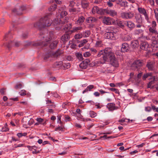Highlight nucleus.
Instances as JSON below:
<instances>
[{
  "instance_id": "nucleus-1",
  "label": "nucleus",
  "mask_w": 158,
  "mask_h": 158,
  "mask_svg": "<svg viewBox=\"0 0 158 158\" xmlns=\"http://www.w3.org/2000/svg\"><path fill=\"white\" fill-rule=\"evenodd\" d=\"M90 50L96 58L101 57L100 61L95 62V64L99 62L103 64L109 61L110 64L112 66L115 67H118L119 64L118 60L115 57L114 53L111 51L110 48H106L98 52L94 48H91Z\"/></svg>"
},
{
  "instance_id": "nucleus-2",
  "label": "nucleus",
  "mask_w": 158,
  "mask_h": 158,
  "mask_svg": "<svg viewBox=\"0 0 158 158\" xmlns=\"http://www.w3.org/2000/svg\"><path fill=\"white\" fill-rule=\"evenodd\" d=\"M52 23V21L48 16H45L41 18L39 20L34 24V27L41 30L46 27L50 26Z\"/></svg>"
},
{
  "instance_id": "nucleus-3",
  "label": "nucleus",
  "mask_w": 158,
  "mask_h": 158,
  "mask_svg": "<svg viewBox=\"0 0 158 158\" xmlns=\"http://www.w3.org/2000/svg\"><path fill=\"white\" fill-rule=\"evenodd\" d=\"M59 15L57 16V18L54 20V25L60 24L62 25L66 24L68 22L67 18L66 16L67 15V13L64 10L61 8L59 10Z\"/></svg>"
},
{
  "instance_id": "nucleus-4",
  "label": "nucleus",
  "mask_w": 158,
  "mask_h": 158,
  "mask_svg": "<svg viewBox=\"0 0 158 158\" xmlns=\"http://www.w3.org/2000/svg\"><path fill=\"white\" fill-rule=\"evenodd\" d=\"M105 31L104 36L106 38L112 40L116 39L115 36L117 32L116 28L113 27H108L106 29Z\"/></svg>"
},
{
  "instance_id": "nucleus-5",
  "label": "nucleus",
  "mask_w": 158,
  "mask_h": 158,
  "mask_svg": "<svg viewBox=\"0 0 158 158\" xmlns=\"http://www.w3.org/2000/svg\"><path fill=\"white\" fill-rule=\"evenodd\" d=\"M40 38H43V40L41 41L33 42L31 44L29 43V45H31L34 46H46L47 44V42L50 41L52 38L50 35H48L47 36L43 35L40 34Z\"/></svg>"
},
{
  "instance_id": "nucleus-6",
  "label": "nucleus",
  "mask_w": 158,
  "mask_h": 158,
  "mask_svg": "<svg viewBox=\"0 0 158 158\" xmlns=\"http://www.w3.org/2000/svg\"><path fill=\"white\" fill-rule=\"evenodd\" d=\"M145 61L143 60H135L131 66V69L133 70H138L145 64Z\"/></svg>"
},
{
  "instance_id": "nucleus-7",
  "label": "nucleus",
  "mask_w": 158,
  "mask_h": 158,
  "mask_svg": "<svg viewBox=\"0 0 158 158\" xmlns=\"http://www.w3.org/2000/svg\"><path fill=\"white\" fill-rule=\"evenodd\" d=\"M104 10V9L99 8L97 6H95L93 7L92 12L94 14L96 13L98 14L103 15L105 14Z\"/></svg>"
},
{
  "instance_id": "nucleus-8",
  "label": "nucleus",
  "mask_w": 158,
  "mask_h": 158,
  "mask_svg": "<svg viewBox=\"0 0 158 158\" xmlns=\"http://www.w3.org/2000/svg\"><path fill=\"white\" fill-rule=\"evenodd\" d=\"M26 7L23 5L19 7L18 8L13 9L12 12L17 15H21L23 14V11L26 9Z\"/></svg>"
},
{
  "instance_id": "nucleus-9",
  "label": "nucleus",
  "mask_w": 158,
  "mask_h": 158,
  "mask_svg": "<svg viewBox=\"0 0 158 158\" xmlns=\"http://www.w3.org/2000/svg\"><path fill=\"white\" fill-rule=\"evenodd\" d=\"M140 48L142 50L150 51V48L148 42L146 41L142 42L140 44Z\"/></svg>"
},
{
  "instance_id": "nucleus-10",
  "label": "nucleus",
  "mask_w": 158,
  "mask_h": 158,
  "mask_svg": "<svg viewBox=\"0 0 158 158\" xmlns=\"http://www.w3.org/2000/svg\"><path fill=\"white\" fill-rule=\"evenodd\" d=\"M21 43L19 42L10 41L7 44L6 47L8 49L10 50L12 47H18L21 45Z\"/></svg>"
},
{
  "instance_id": "nucleus-11",
  "label": "nucleus",
  "mask_w": 158,
  "mask_h": 158,
  "mask_svg": "<svg viewBox=\"0 0 158 158\" xmlns=\"http://www.w3.org/2000/svg\"><path fill=\"white\" fill-rule=\"evenodd\" d=\"M135 22L137 23L136 25L137 28H140L142 26V22L141 16L138 15L135 16Z\"/></svg>"
},
{
  "instance_id": "nucleus-12",
  "label": "nucleus",
  "mask_w": 158,
  "mask_h": 158,
  "mask_svg": "<svg viewBox=\"0 0 158 158\" xmlns=\"http://www.w3.org/2000/svg\"><path fill=\"white\" fill-rule=\"evenodd\" d=\"M139 43L137 40L132 41L130 44V51H135L137 49L139 46Z\"/></svg>"
},
{
  "instance_id": "nucleus-13",
  "label": "nucleus",
  "mask_w": 158,
  "mask_h": 158,
  "mask_svg": "<svg viewBox=\"0 0 158 158\" xmlns=\"http://www.w3.org/2000/svg\"><path fill=\"white\" fill-rule=\"evenodd\" d=\"M121 50L123 52H127L130 50V48L127 43H124L122 44Z\"/></svg>"
},
{
  "instance_id": "nucleus-14",
  "label": "nucleus",
  "mask_w": 158,
  "mask_h": 158,
  "mask_svg": "<svg viewBox=\"0 0 158 158\" xmlns=\"http://www.w3.org/2000/svg\"><path fill=\"white\" fill-rule=\"evenodd\" d=\"M146 66L149 71H153L155 69V62L152 61H148L147 63Z\"/></svg>"
},
{
  "instance_id": "nucleus-15",
  "label": "nucleus",
  "mask_w": 158,
  "mask_h": 158,
  "mask_svg": "<svg viewBox=\"0 0 158 158\" xmlns=\"http://www.w3.org/2000/svg\"><path fill=\"white\" fill-rule=\"evenodd\" d=\"M138 10L139 13L143 15L145 17V19L148 20L149 19V17L146 10L143 8L138 7Z\"/></svg>"
},
{
  "instance_id": "nucleus-16",
  "label": "nucleus",
  "mask_w": 158,
  "mask_h": 158,
  "mask_svg": "<svg viewBox=\"0 0 158 158\" xmlns=\"http://www.w3.org/2000/svg\"><path fill=\"white\" fill-rule=\"evenodd\" d=\"M63 53V51L62 50L58 49L55 52H52V54L53 57L57 58Z\"/></svg>"
},
{
  "instance_id": "nucleus-17",
  "label": "nucleus",
  "mask_w": 158,
  "mask_h": 158,
  "mask_svg": "<svg viewBox=\"0 0 158 158\" xmlns=\"http://www.w3.org/2000/svg\"><path fill=\"white\" fill-rule=\"evenodd\" d=\"M85 20V18L83 16L79 15L78 16V19L75 21V23L81 25L82 24Z\"/></svg>"
},
{
  "instance_id": "nucleus-18",
  "label": "nucleus",
  "mask_w": 158,
  "mask_h": 158,
  "mask_svg": "<svg viewBox=\"0 0 158 158\" xmlns=\"http://www.w3.org/2000/svg\"><path fill=\"white\" fill-rule=\"evenodd\" d=\"M105 14L106 13L111 16H114L117 15V13L115 10H109L107 9H105Z\"/></svg>"
},
{
  "instance_id": "nucleus-19",
  "label": "nucleus",
  "mask_w": 158,
  "mask_h": 158,
  "mask_svg": "<svg viewBox=\"0 0 158 158\" xmlns=\"http://www.w3.org/2000/svg\"><path fill=\"white\" fill-rule=\"evenodd\" d=\"M116 4L121 7H126L128 6L127 2L123 0H119L116 1Z\"/></svg>"
},
{
  "instance_id": "nucleus-20",
  "label": "nucleus",
  "mask_w": 158,
  "mask_h": 158,
  "mask_svg": "<svg viewBox=\"0 0 158 158\" xmlns=\"http://www.w3.org/2000/svg\"><path fill=\"white\" fill-rule=\"evenodd\" d=\"M126 26L127 27L128 29L130 31L133 30L136 26L135 23L131 21H127Z\"/></svg>"
},
{
  "instance_id": "nucleus-21",
  "label": "nucleus",
  "mask_w": 158,
  "mask_h": 158,
  "mask_svg": "<svg viewBox=\"0 0 158 158\" xmlns=\"http://www.w3.org/2000/svg\"><path fill=\"white\" fill-rule=\"evenodd\" d=\"M97 21V19L94 17H89L86 19V22L88 23H92L96 22Z\"/></svg>"
},
{
  "instance_id": "nucleus-22",
  "label": "nucleus",
  "mask_w": 158,
  "mask_h": 158,
  "mask_svg": "<svg viewBox=\"0 0 158 158\" xmlns=\"http://www.w3.org/2000/svg\"><path fill=\"white\" fill-rule=\"evenodd\" d=\"M70 38V35L69 34L66 33L64 34L61 37V39L63 42H66L69 40Z\"/></svg>"
},
{
  "instance_id": "nucleus-23",
  "label": "nucleus",
  "mask_w": 158,
  "mask_h": 158,
  "mask_svg": "<svg viewBox=\"0 0 158 158\" xmlns=\"http://www.w3.org/2000/svg\"><path fill=\"white\" fill-rule=\"evenodd\" d=\"M132 39V35L131 34L126 35L123 36L122 38V39L124 41H129L131 40Z\"/></svg>"
},
{
  "instance_id": "nucleus-24",
  "label": "nucleus",
  "mask_w": 158,
  "mask_h": 158,
  "mask_svg": "<svg viewBox=\"0 0 158 158\" xmlns=\"http://www.w3.org/2000/svg\"><path fill=\"white\" fill-rule=\"evenodd\" d=\"M153 75V73H144L142 77V79L143 81H145L147 78L149 77H152Z\"/></svg>"
},
{
  "instance_id": "nucleus-25",
  "label": "nucleus",
  "mask_w": 158,
  "mask_h": 158,
  "mask_svg": "<svg viewBox=\"0 0 158 158\" xmlns=\"http://www.w3.org/2000/svg\"><path fill=\"white\" fill-rule=\"evenodd\" d=\"M58 43V40H55L50 43L49 45V47L51 49H54L56 47Z\"/></svg>"
},
{
  "instance_id": "nucleus-26",
  "label": "nucleus",
  "mask_w": 158,
  "mask_h": 158,
  "mask_svg": "<svg viewBox=\"0 0 158 158\" xmlns=\"http://www.w3.org/2000/svg\"><path fill=\"white\" fill-rule=\"evenodd\" d=\"M152 46L153 48V49L155 50H157L158 49V41L156 40H154L153 39L152 40Z\"/></svg>"
},
{
  "instance_id": "nucleus-27",
  "label": "nucleus",
  "mask_w": 158,
  "mask_h": 158,
  "mask_svg": "<svg viewBox=\"0 0 158 158\" xmlns=\"http://www.w3.org/2000/svg\"><path fill=\"white\" fill-rule=\"evenodd\" d=\"M89 3L87 0H82L81 1L82 7L84 9H86L88 7Z\"/></svg>"
},
{
  "instance_id": "nucleus-28",
  "label": "nucleus",
  "mask_w": 158,
  "mask_h": 158,
  "mask_svg": "<svg viewBox=\"0 0 158 158\" xmlns=\"http://www.w3.org/2000/svg\"><path fill=\"white\" fill-rule=\"evenodd\" d=\"M115 106V104L113 103H110L107 104L108 109L111 110H114L117 108V107H116Z\"/></svg>"
},
{
  "instance_id": "nucleus-29",
  "label": "nucleus",
  "mask_w": 158,
  "mask_h": 158,
  "mask_svg": "<svg viewBox=\"0 0 158 158\" xmlns=\"http://www.w3.org/2000/svg\"><path fill=\"white\" fill-rule=\"evenodd\" d=\"M102 22L104 24L106 25H110L111 24V20L110 18L104 17L102 20Z\"/></svg>"
},
{
  "instance_id": "nucleus-30",
  "label": "nucleus",
  "mask_w": 158,
  "mask_h": 158,
  "mask_svg": "<svg viewBox=\"0 0 158 158\" xmlns=\"http://www.w3.org/2000/svg\"><path fill=\"white\" fill-rule=\"evenodd\" d=\"M62 64L63 62L61 61L56 62L54 64L53 67L55 68L60 69L61 67Z\"/></svg>"
},
{
  "instance_id": "nucleus-31",
  "label": "nucleus",
  "mask_w": 158,
  "mask_h": 158,
  "mask_svg": "<svg viewBox=\"0 0 158 158\" xmlns=\"http://www.w3.org/2000/svg\"><path fill=\"white\" fill-rule=\"evenodd\" d=\"M82 27L81 26L74 27L71 30V31L72 33H74L78 31H81L82 30Z\"/></svg>"
},
{
  "instance_id": "nucleus-32",
  "label": "nucleus",
  "mask_w": 158,
  "mask_h": 158,
  "mask_svg": "<svg viewBox=\"0 0 158 158\" xmlns=\"http://www.w3.org/2000/svg\"><path fill=\"white\" fill-rule=\"evenodd\" d=\"M126 22L123 21L118 20L117 23L118 25L121 28L124 27V24H126Z\"/></svg>"
},
{
  "instance_id": "nucleus-33",
  "label": "nucleus",
  "mask_w": 158,
  "mask_h": 158,
  "mask_svg": "<svg viewBox=\"0 0 158 158\" xmlns=\"http://www.w3.org/2000/svg\"><path fill=\"white\" fill-rule=\"evenodd\" d=\"M50 57H52V52H50L44 55V59L45 60L47 61Z\"/></svg>"
},
{
  "instance_id": "nucleus-34",
  "label": "nucleus",
  "mask_w": 158,
  "mask_h": 158,
  "mask_svg": "<svg viewBox=\"0 0 158 158\" xmlns=\"http://www.w3.org/2000/svg\"><path fill=\"white\" fill-rule=\"evenodd\" d=\"M90 33V32L89 31L87 30L85 31H83L81 34L82 35V36L84 37H87L89 36Z\"/></svg>"
},
{
  "instance_id": "nucleus-35",
  "label": "nucleus",
  "mask_w": 158,
  "mask_h": 158,
  "mask_svg": "<svg viewBox=\"0 0 158 158\" xmlns=\"http://www.w3.org/2000/svg\"><path fill=\"white\" fill-rule=\"evenodd\" d=\"M57 5L56 4L52 5L49 8V10L50 11H54L56 8Z\"/></svg>"
},
{
  "instance_id": "nucleus-36",
  "label": "nucleus",
  "mask_w": 158,
  "mask_h": 158,
  "mask_svg": "<svg viewBox=\"0 0 158 158\" xmlns=\"http://www.w3.org/2000/svg\"><path fill=\"white\" fill-rule=\"evenodd\" d=\"M72 25L71 23H69L64 25V30H69L72 28Z\"/></svg>"
},
{
  "instance_id": "nucleus-37",
  "label": "nucleus",
  "mask_w": 158,
  "mask_h": 158,
  "mask_svg": "<svg viewBox=\"0 0 158 158\" xmlns=\"http://www.w3.org/2000/svg\"><path fill=\"white\" fill-rule=\"evenodd\" d=\"M143 30L141 29H135L134 32L135 35L142 34L143 33Z\"/></svg>"
},
{
  "instance_id": "nucleus-38",
  "label": "nucleus",
  "mask_w": 158,
  "mask_h": 158,
  "mask_svg": "<svg viewBox=\"0 0 158 158\" xmlns=\"http://www.w3.org/2000/svg\"><path fill=\"white\" fill-rule=\"evenodd\" d=\"M80 67L82 69H85L88 65L84 63L83 61L80 64Z\"/></svg>"
},
{
  "instance_id": "nucleus-39",
  "label": "nucleus",
  "mask_w": 158,
  "mask_h": 158,
  "mask_svg": "<svg viewBox=\"0 0 158 158\" xmlns=\"http://www.w3.org/2000/svg\"><path fill=\"white\" fill-rule=\"evenodd\" d=\"M127 18L128 19H132L134 16V14L132 12H127Z\"/></svg>"
},
{
  "instance_id": "nucleus-40",
  "label": "nucleus",
  "mask_w": 158,
  "mask_h": 158,
  "mask_svg": "<svg viewBox=\"0 0 158 158\" xmlns=\"http://www.w3.org/2000/svg\"><path fill=\"white\" fill-rule=\"evenodd\" d=\"M11 37H12L11 36L10 34V31H9L8 33L6 34L4 38V40H6L8 39H11Z\"/></svg>"
},
{
  "instance_id": "nucleus-41",
  "label": "nucleus",
  "mask_w": 158,
  "mask_h": 158,
  "mask_svg": "<svg viewBox=\"0 0 158 158\" xmlns=\"http://www.w3.org/2000/svg\"><path fill=\"white\" fill-rule=\"evenodd\" d=\"M77 57L81 61L83 60L82 55L80 53H77L76 54Z\"/></svg>"
},
{
  "instance_id": "nucleus-42",
  "label": "nucleus",
  "mask_w": 158,
  "mask_h": 158,
  "mask_svg": "<svg viewBox=\"0 0 158 158\" xmlns=\"http://www.w3.org/2000/svg\"><path fill=\"white\" fill-rule=\"evenodd\" d=\"M127 12H123L121 13V16L123 19H127Z\"/></svg>"
},
{
  "instance_id": "nucleus-43",
  "label": "nucleus",
  "mask_w": 158,
  "mask_h": 158,
  "mask_svg": "<svg viewBox=\"0 0 158 158\" xmlns=\"http://www.w3.org/2000/svg\"><path fill=\"white\" fill-rule=\"evenodd\" d=\"M62 66L66 69H68L70 67V64L69 63H64L63 62Z\"/></svg>"
},
{
  "instance_id": "nucleus-44",
  "label": "nucleus",
  "mask_w": 158,
  "mask_h": 158,
  "mask_svg": "<svg viewBox=\"0 0 158 158\" xmlns=\"http://www.w3.org/2000/svg\"><path fill=\"white\" fill-rule=\"evenodd\" d=\"M131 121V122H132V120H130L129 119H127L126 118H123L119 120L118 121L120 123H123L125 122H129L130 121Z\"/></svg>"
},
{
  "instance_id": "nucleus-45",
  "label": "nucleus",
  "mask_w": 158,
  "mask_h": 158,
  "mask_svg": "<svg viewBox=\"0 0 158 158\" xmlns=\"http://www.w3.org/2000/svg\"><path fill=\"white\" fill-rule=\"evenodd\" d=\"M149 30L150 33L154 34L156 33L157 32L156 31V28L150 27L149 28Z\"/></svg>"
},
{
  "instance_id": "nucleus-46",
  "label": "nucleus",
  "mask_w": 158,
  "mask_h": 158,
  "mask_svg": "<svg viewBox=\"0 0 158 158\" xmlns=\"http://www.w3.org/2000/svg\"><path fill=\"white\" fill-rule=\"evenodd\" d=\"M89 115L91 118H94L97 115V114L93 111H90L89 112Z\"/></svg>"
},
{
  "instance_id": "nucleus-47",
  "label": "nucleus",
  "mask_w": 158,
  "mask_h": 158,
  "mask_svg": "<svg viewBox=\"0 0 158 158\" xmlns=\"http://www.w3.org/2000/svg\"><path fill=\"white\" fill-rule=\"evenodd\" d=\"M109 89L112 91L114 92L116 94H120L119 90L118 89L110 88H109Z\"/></svg>"
},
{
  "instance_id": "nucleus-48",
  "label": "nucleus",
  "mask_w": 158,
  "mask_h": 158,
  "mask_svg": "<svg viewBox=\"0 0 158 158\" xmlns=\"http://www.w3.org/2000/svg\"><path fill=\"white\" fill-rule=\"evenodd\" d=\"M82 37V34L78 33L76 34L74 36V38L75 39H79L81 38Z\"/></svg>"
},
{
  "instance_id": "nucleus-49",
  "label": "nucleus",
  "mask_w": 158,
  "mask_h": 158,
  "mask_svg": "<svg viewBox=\"0 0 158 158\" xmlns=\"http://www.w3.org/2000/svg\"><path fill=\"white\" fill-rule=\"evenodd\" d=\"M23 87V85L21 83H18L15 86V88L16 89H21Z\"/></svg>"
},
{
  "instance_id": "nucleus-50",
  "label": "nucleus",
  "mask_w": 158,
  "mask_h": 158,
  "mask_svg": "<svg viewBox=\"0 0 158 158\" xmlns=\"http://www.w3.org/2000/svg\"><path fill=\"white\" fill-rule=\"evenodd\" d=\"M148 79L150 80H152L155 82V81H158V77H156L155 76H152V77H149Z\"/></svg>"
},
{
  "instance_id": "nucleus-51",
  "label": "nucleus",
  "mask_w": 158,
  "mask_h": 158,
  "mask_svg": "<svg viewBox=\"0 0 158 158\" xmlns=\"http://www.w3.org/2000/svg\"><path fill=\"white\" fill-rule=\"evenodd\" d=\"M91 54L90 52H85L83 54V56L85 57H88L91 55Z\"/></svg>"
},
{
  "instance_id": "nucleus-52",
  "label": "nucleus",
  "mask_w": 158,
  "mask_h": 158,
  "mask_svg": "<svg viewBox=\"0 0 158 158\" xmlns=\"http://www.w3.org/2000/svg\"><path fill=\"white\" fill-rule=\"evenodd\" d=\"M151 80L150 81L148 84L147 85V87H150V86L152 85L154 83H155V82L152 80Z\"/></svg>"
},
{
  "instance_id": "nucleus-53",
  "label": "nucleus",
  "mask_w": 158,
  "mask_h": 158,
  "mask_svg": "<svg viewBox=\"0 0 158 158\" xmlns=\"http://www.w3.org/2000/svg\"><path fill=\"white\" fill-rule=\"evenodd\" d=\"M102 42L101 41H97L96 43V45L97 47H100L102 45Z\"/></svg>"
},
{
  "instance_id": "nucleus-54",
  "label": "nucleus",
  "mask_w": 158,
  "mask_h": 158,
  "mask_svg": "<svg viewBox=\"0 0 158 158\" xmlns=\"http://www.w3.org/2000/svg\"><path fill=\"white\" fill-rule=\"evenodd\" d=\"M26 91L24 90H21V92L19 93L21 96H23L26 95Z\"/></svg>"
},
{
  "instance_id": "nucleus-55",
  "label": "nucleus",
  "mask_w": 158,
  "mask_h": 158,
  "mask_svg": "<svg viewBox=\"0 0 158 158\" xmlns=\"http://www.w3.org/2000/svg\"><path fill=\"white\" fill-rule=\"evenodd\" d=\"M69 11L70 12H76V9L73 7L70 8L69 9Z\"/></svg>"
},
{
  "instance_id": "nucleus-56",
  "label": "nucleus",
  "mask_w": 158,
  "mask_h": 158,
  "mask_svg": "<svg viewBox=\"0 0 158 158\" xmlns=\"http://www.w3.org/2000/svg\"><path fill=\"white\" fill-rule=\"evenodd\" d=\"M154 11L156 18L158 17V8H156L154 9Z\"/></svg>"
},
{
  "instance_id": "nucleus-57",
  "label": "nucleus",
  "mask_w": 158,
  "mask_h": 158,
  "mask_svg": "<svg viewBox=\"0 0 158 158\" xmlns=\"http://www.w3.org/2000/svg\"><path fill=\"white\" fill-rule=\"evenodd\" d=\"M156 23L155 21H153L152 22V27H151L156 28Z\"/></svg>"
},
{
  "instance_id": "nucleus-58",
  "label": "nucleus",
  "mask_w": 158,
  "mask_h": 158,
  "mask_svg": "<svg viewBox=\"0 0 158 158\" xmlns=\"http://www.w3.org/2000/svg\"><path fill=\"white\" fill-rule=\"evenodd\" d=\"M154 35L152 36V37L153 38L154 37L155 39V40H158V33H157V32L154 34Z\"/></svg>"
},
{
  "instance_id": "nucleus-59",
  "label": "nucleus",
  "mask_w": 158,
  "mask_h": 158,
  "mask_svg": "<svg viewBox=\"0 0 158 158\" xmlns=\"http://www.w3.org/2000/svg\"><path fill=\"white\" fill-rule=\"evenodd\" d=\"M75 5V3L73 1H71L70 2L69 6L71 7H73Z\"/></svg>"
},
{
  "instance_id": "nucleus-60",
  "label": "nucleus",
  "mask_w": 158,
  "mask_h": 158,
  "mask_svg": "<svg viewBox=\"0 0 158 158\" xmlns=\"http://www.w3.org/2000/svg\"><path fill=\"white\" fill-rule=\"evenodd\" d=\"M94 88V86L93 85H90L88 86L87 88L89 91H90L91 89Z\"/></svg>"
},
{
  "instance_id": "nucleus-61",
  "label": "nucleus",
  "mask_w": 158,
  "mask_h": 158,
  "mask_svg": "<svg viewBox=\"0 0 158 158\" xmlns=\"http://www.w3.org/2000/svg\"><path fill=\"white\" fill-rule=\"evenodd\" d=\"M70 117L67 115L65 116V120L66 122L69 121H70Z\"/></svg>"
},
{
  "instance_id": "nucleus-62",
  "label": "nucleus",
  "mask_w": 158,
  "mask_h": 158,
  "mask_svg": "<svg viewBox=\"0 0 158 158\" xmlns=\"http://www.w3.org/2000/svg\"><path fill=\"white\" fill-rule=\"evenodd\" d=\"M151 110V108L150 106H147L145 107V110L146 111L150 112Z\"/></svg>"
},
{
  "instance_id": "nucleus-63",
  "label": "nucleus",
  "mask_w": 158,
  "mask_h": 158,
  "mask_svg": "<svg viewBox=\"0 0 158 158\" xmlns=\"http://www.w3.org/2000/svg\"><path fill=\"white\" fill-rule=\"evenodd\" d=\"M36 121L40 123H41L44 121V119L40 118H36Z\"/></svg>"
},
{
  "instance_id": "nucleus-64",
  "label": "nucleus",
  "mask_w": 158,
  "mask_h": 158,
  "mask_svg": "<svg viewBox=\"0 0 158 158\" xmlns=\"http://www.w3.org/2000/svg\"><path fill=\"white\" fill-rule=\"evenodd\" d=\"M5 89L3 88L1 89L0 90V92L1 94L2 95H4L5 94Z\"/></svg>"
}]
</instances>
